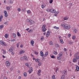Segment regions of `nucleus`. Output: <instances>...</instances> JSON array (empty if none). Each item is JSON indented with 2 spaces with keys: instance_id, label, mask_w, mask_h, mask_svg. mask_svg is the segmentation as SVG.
Here are the masks:
<instances>
[{
  "instance_id": "f257e3e1",
  "label": "nucleus",
  "mask_w": 79,
  "mask_h": 79,
  "mask_svg": "<svg viewBox=\"0 0 79 79\" xmlns=\"http://www.w3.org/2000/svg\"><path fill=\"white\" fill-rule=\"evenodd\" d=\"M62 26H63L66 29H69L71 28V26L69 25L66 24H62Z\"/></svg>"
},
{
  "instance_id": "f03ea898",
  "label": "nucleus",
  "mask_w": 79,
  "mask_h": 79,
  "mask_svg": "<svg viewBox=\"0 0 79 79\" xmlns=\"http://www.w3.org/2000/svg\"><path fill=\"white\" fill-rule=\"evenodd\" d=\"M79 54L78 53H76L74 56V57L77 59V60H79V56H78Z\"/></svg>"
},
{
  "instance_id": "7ed1b4c3",
  "label": "nucleus",
  "mask_w": 79,
  "mask_h": 79,
  "mask_svg": "<svg viewBox=\"0 0 79 79\" xmlns=\"http://www.w3.org/2000/svg\"><path fill=\"white\" fill-rule=\"evenodd\" d=\"M20 60H27V57L26 56H24L20 58Z\"/></svg>"
},
{
  "instance_id": "20e7f679",
  "label": "nucleus",
  "mask_w": 79,
  "mask_h": 79,
  "mask_svg": "<svg viewBox=\"0 0 79 79\" xmlns=\"http://www.w3.org/2000/svg\"><path fill=\"white\" fill-rule=\"evenodd\" d=\"M50 12L52 13H55L56 10L53 9H51L50 10Z\"/></svg>"
},
{
  "instance_id": "39448f33",
  "label": "nucleus",
  "mask_w": 79,
  "mask_h": 79,
  "mask_svg": "<svg viewBox=\"0 0 79 79\" xmlns=\"http://www.w3.org/2000/svg\"><path fill=\"white\" fill-rule=\"evenodd\" d=\"M4 12L5 14V17H7V16H8V13H7V11H6V10H4Z\"/></svg>"
},
{
  "instance_id": "423d86ee",
  "label": "nucleus",
  "mask_w": 79,
  "mask_h": 79,
  "mask_svg": "<svg viewBox=\"0 0 79 79\" xmlns=\"http://www.w3.org/2000/svg\"><path fill=\"white\" fill-rule=\"evenodd\" d=\"M0 43L1 45H5V43L3 41H0Z\"/></svg>"
},
{
  "instance_id": "0eeeda50",
  "label": "nucleus",
  "mask_w": 79,
  "mask_h": 79,
  "mask_svg": "<svg viewBox=\"0 0 79 79\" xmlns=\"http://www.w3.org/2000/svg\"><path fill=\"white\" fill-rule=\"evenodd\" d=\"M33 71L32 70V67L30 68L29 70L28 71V72L29 73V74H31V73H32V72Z\"/></svg>"
},
{
  "instance_id": "6e6552de",
  "label": "nucleus",
  "mask_w": 79,
  "mask_h": 79,
  "mask_svg": "<svg viewBox=\"0 0 79 79\" xmlns=\"http://www.w3.org/2000/svg\"><path fill=\"white\" fill-rule=\"evenodd\" d=\"M6 64L7 66H9L10 65V64L8 61H7L6 62Z\"/></svg>"
},
{
  "instance_id": "1a4fd4ad",
  "label": "nucleus",
  "mask_w": 79,
  "mask_h": 79,
  "mask_svg": "<svg viewBox=\"0 0 79 79\" xmlns=\"http://www.w3.org/2000/svg\"><path fill=\"white\" fill-rule=\"evenodd\" d=\"M50 32L48 31L46 34V37H48L50 35Z\"/></svg>"
},
{
  "instance_id": "9d476101",
  "label": "nucleus",
  "mask_w": 79,
  "mask_h": 79,
  "mask_svg": "<svg viewBox=\"0 0 79 79\" xmlns=\"http://www.w3.org/2000/svg\"><path fill=\"white\" fill-rule=\"evenodd\" d=\"M8 51L9 52H13V49L12 47H11L9 49Z\"/></svg>"
},
{
  "instance_id": "9b49d317",
  "label": "nucleus",
  "mask_w": 79,
  "mask_h": 79,
  "mask_svg": "<svg viewBox=\"0 0 79 79\" xmlns=\"http://www.w3.org/2000/svg\"><path fill=\"white\" fill-rule=\"evenodd\" d=\"M48 54V52H46L45 53V54L44 55V57H45L46 56H47Z\"/></svg>"
},
{
  "instance_id": "f8f14e48",
  "label": "nucleus",
  "mask_w": 79,
  "mask_h": 79,
  "mask_svg": "<svg viewBox=\"0 0 79 79\" xmlns=\"http://www.w3.org/2000/svg\"><path fill=\"white\" fill-rule=\"evenodd\" d=\"M41 6L42 8L44 9V8H45V7H46V5H45V4H43Z\"/></svg>"
},
{
  "instance_id": "ddd939ff",
  "label": "nucleus",
  "mask_w": 79,
  "mask_h": 79,
  "mask_svg": "<svg viewBox=\"0 0 79 79\" xmlns=\"http://www.w3.org/2000/svg\"><path fill=\"white\" fill-rule=\"evenodd\" d=\"M25 53V51H22L20 52L19 54L20 55H21V54H23V53Z\"/></svg>"
},
{
  "instance_id": "4468645a",
  "label": "nucleus",
  "mask_w": 79,
  "mask_h": 79,
  "mask_svg": "<svg viewBox=\"0 0 79 79\" xmlns=\"http://www.w3.org/2000/svg\"><path fill=\"white\" fill-rule=\"evenodd\" d=\"M60 39V42L61 44H63L64 43V42H63V40L62 39Z\"/></svg>"
},
{
  "instance_id": "2eb2a0df",
  "label": "nucleus",
  "mask_w": 79,
  "mask_h": 79,
  "mask_svg": "<svg viewBox=\"0 0 79 79\" xmlns=\"http://www.w3.org/2000/svg\"><path fill=\"white\" fill-rule=\"evenodd\" d=\"M40 55H41V56H44V52H40Z\"/></svg>"
},
{
  "instance_id": "dca6fc26",
  "label": "nucleus",
  "mask_w": 79,
  "mask_h": 79,
  "mask_svg": "<svg viewBox=\"0 0 79 79\" xmlns=\"http://www.w3.org/2000/svg\"><path fill=\"white\" fill-rule=\"evenodd\" d=\"M43 28L42 31L43 32H45L47 30V29L45 28Z\"/></svg>"
},
{
  "instance_id": "f3484780",
  "label": "nucleus",
  "mask_w": 79,
  "mask_h": 79,
  "mask_svg": "<svg viewBox=\"0 0 79 79\" xmlns=\"http://www.w3.org/2000/svg\"><path fill=\"white\" fill-rule=\"evenodd\" d=\"M49 43L50 45H53V42H52V41H50Z\"/></svg>"
},
{
  "instance_id": "a211bd4d",
  "label": "nucleus",
  "mask_w": 79,
  "mask_h": 79,
  "mask_svg": "<svg viewBox=\"0 0 79 79\" xmlns=\"http://www.w3.org/2000/svg\"><path fill=\"white\" fill-rule=\"evenodd\" d=\"M31 43L32 45V46H34V41H31Z\"/></svg>"
},
{
  "instance_id": "6ab92c4d",
  "label": "nucleus",
  "mask_w": 79,
  "mask_h": 79,
  "mask_svg": "<svg viewBox=\"0 0 79 79\" xmlns=\"http://www.w3.org/2000/svg\"><path fill=\"white\" fill-rule=\"evenodd\" d=\"M39 61H40V60L38 59H37L35 60V61H36V62H38V63L39 62Z\"/></svg>"
},
{
  "instance_id": "aec40b11",
  "label": "nucleus",
  "mask_w": 79,
  "mask_h": 79,
  "mask_svg": "<svg viewBox=\"0 0 79 79\" xmlns=\"http://www.w3.org/2000/svg\"><path fill=\"white\" fill-rule=\"evenodd\" d=\"M57 59L58 60H60L61 59V57L59 56L57 57Z\"/></svg>"
},
{
  "instance_id": "412c9836",
  "label": "nucleus",
  "mask_w": 79,
  "mask_h": 79,
  "mask_svg": "<svg viewBox=\"0 0 79 79\" xmlns=\"http://www.w3.org/2000/svg\"><path fill=\"white\" fill-rule=\"evenodd\" d=\"M73 62H74V63H75L77 61V59L76 58L75 59L73 60Z\"/></svg>"
},
{
  "instance_id": "4be33fe9",
  "label": "nucleus",
  "mask_w": 79,
  "mask_h": 79,
  "mask_svg": "<svg viewBox=\"0 0 79 79\" xmlns=\"http://www.w3.org/2000/svg\"><path fill=\"white\" fill-rule=\"evenodd\" d=\"M59 56L60 57H61V56H63V53H60L59 54Z\"/></svg>"
},
{
  "instance_id": "5701e85b",
  "label": "nucleus",
  "mask_w": 79,
  "mask_h": 79,
  "mask_svg": "<svg viewBox=\"0 0 79 79\" xmlns=\"http://www.w3.org/2000/svg\"><path fill=\"white\" fill-rule=\"evenodd\" d=\"M69 18L68 17H65L64 18V20H68V19Z\"/></svg>"
},
{
  "instance_id": "b1692460",
  "label": "nucleus",
  "mask_w": 79,
  "mask_h": 79,
  "mask_svg": "<svg viewBox=\"0 0 79 79\" xmlns=\"http://www.w3.org/2000/svg\"><path fill=\"white\" fill-rule=\"evenodd\" d=\"M13 37H14V38H15L16 36V35L14 33L13 34Z\"/></svg>"
},
{
  "instance_id": "393cba45",
  "label": "nucleus",
  "mask_w": 79,
  "mask_h": 79,
  "mask_svg": "<svg viewBox=\"0 0 79 79\" xmlns=\"http://www.w3.org/2000/svg\"><path fill=\"white\" fill-rule=\"evenodd\" d=\"M55 46L56 47H60V45L58 44H55Z\"/></svg>"
},
{
  "instance_id": "a878e982",
  "label": "nucleus",
  "mask_w": 79,
  "mask_h": 79,
  "mask_svg": "<svg viewBox=\"0 0 79 79\" xmlns=\"http://www.w3.org/2000/svg\"><path fill=\"white\" fill-rule=\"evenodd\" d=\"M4 26L3 25H1L0 26V29H2V28H3Z\"/></svg>"
},
{
  "instance_id": "bb28decb",
  "label": "nucleus",
  "mask_w": 79,
  "mask_h": 79,
  "mask_svg": "<svg viewBox=\"0 0 79 79\" xmlns=\"http://www.w3.org/2000/svg\"><path fill=\"white\" fill-rule=\"evenodd\" d=\"M34 24V21H31L30 22V25H31V24Z\"/></svg>"
},
{
  "instance_id": "cd10ccee",
  "label": "nucleus",
  "mask_w": 79,
  "mask_h": 79,
  "mask_svg": "<svg viewBox=\"0 0 79 79\" xmlns=\"http://www.w3.org/2000/svg\"><path fill=\"white\" fill-rule=\"evenodd\" d=\"M64 79V75H63L61 77L60 79Z\"/></svg>"
},
{
  "instance_id": "c85d7f7f",
  "label": "nucleus",
  "mask_w": 79,
  "mask_h": 79,
  "mask_svg": "<svg viewBox=\"0 0 79 79\" xmlns=\"http://www.w3.org/2000/svg\"><path fill=\"white\" fill-rule=\"evenodd\" d=\"M27 22H28V23H30L31 22V20H29V19H27Z\"/></svg>"
},
{
  "instance_id": "c756f323",
  "label": "nucleus",
  "mask_w": 79,
  "mask_h": 79,
  "mask_svg": "<svg viewBox=\"0 0 79 79\" xmlns=\"http://www.w3.org/2000/svg\"><path fill=\"white\" fill-rule=\"evenodd\" d=\"M23 75L24 76H25V77H26L27 76V73H23Z\"/></svg>"
},
{
  "instance_id": "7c9ffc66",
  "label": "nucleus",
  "mask_w": 79,
  "mask_h": 79,
  "mask_svg": "<svg viewBox=\"0 0 79 79\" xmlns=\"http://www.w3.org/2000/svg\"><path fill=\"white\" fill-rule=\"evenodd\" d=\"M17 35L18 36L20 37L21 36V34H19V32H17Z\"/></svg>"
},
{
  "instance_id": "2f4dec72",
  "label": "nucleus",
  "mask_w": 79,
  "mask_h": 79,
  "mask_svg": "<svg viewBox=\"0 0 79 79\" xmlns=\"http://www.w3.org/2000/svg\"><path fill=\"white\" fill-rule=\"evenodd\" d=\"M76 70H77V71H79V67L78 66H77Z\"/></svg>"
},
{
  "instance_id": "473e14b6",
  "label": "nucleus",
  "mask_w": 79,
  "mask_h": 79,
  "mask_svg": "<svg viewBox=\"0 0 79 79\" xmlns=\"http://www.w3.org/2000/svg\"><path fill=\"white\" fill-rule=\"evenodd\" d=\"M64 73V74H66V71H63V72H62V73Z\"/></svg>"
},
{
  "instance_id": "72a5a7b5",
  "label": "nucleus",
  "mask_w": 79,
  "mask_h": 79,
  "mask_svg": "<svg viewBox=\"0 0 79 79\" xmlns=\"http://www.w3.org/2000/svg\"><path fill=\"white\" fill-rule=\"evenodd\" d=\"M25 65H26V66L27 67H29V64H28V63H26L25 64Z\"/></svg>"
},
{
  "instance_id": "f704fd0d",
  "label": "nucleus",
  "mask_w": 79,
  "mask_h": 79,
  "mask_svg": "<svg viewBox=\"0 0 79 79\" xmlns=\"http://www.w3.org/2000/svg\"><path fill=\"white\" fill-rule=\"evenodd\" d=\"M73 32L74 33H76V32H77V29H75V30H74Z\"/></svg>"
},
{
  "instance_id": "c9c22d12",
  "label": "nucleus",
  "mask_w": 79,
  "mask_h": 79,
  "mask_svg": "<svg viewBox=\"0 0 79 79\" xmlns=\"http://www.w3.org/2000/svg\"><path fill=\"white\" fill-rule=\"evenodd\" d=\"M9 2L10 3V4H12V3H13V1L12 0H10Z\"/></svg>"
},
{
  "instance_id": "e433bc0d",
  "label": "nucleus",
  "mask_w": 79,
  "mask_h": 79,
  "mask_svg": "<svg viewBox=\"0 0 79 79\" xmlns=\"http://www.w3.org/2000/svg\"><path fill=\"white\" fill-rule=\"evenodd\" d=\"M5 38H8V35L6 34L5 35Z\"/></svg>"
},
{
  "instance_id": "4c0bfd02",
  "label": "nucleus",
  "mask_w": 79,
  "mask_h": 79,
  "mask_svg": "<svg viewBox=\"0 0 79 79\" xmlns=\"http://www.w3.org/2000/svg\"><path fill=\"white\" fill-rule=\"evenodd\" d=\"M73 39H76V36H72Z\"/></svg>"
},
{
  "instance_id": "58836bf2",
  "label": "nucleus",
  "mask_w": 79,
  "mask_h": 79,
  "mask_svg": "<svg viewBox=\"0 0 79 79\" xmlns=\"http://www.w3.org/2000/svg\"><path fill=\"white\" fill-rule=\"evenodd\" d=\"M69 44H70V45L71 44H73V42H71V41H69Z\"/></svg>"
},
{
  "instance_id": "ea45409f",
  "label": "nucleus",
  "mask_w": 79,
  "mask_h": 79,
  "mask_svg": "<svg viewBox=\"0 0 79 79\" xmlns=\"http://www.w3.org/2000/svg\"><path fill=\"white\" fill-rule=\"evenodd\" d=\"M54 28L55 29H59V27H54Z\"/></svg>"
},
{
  "instance_id": "a19ab883",
  "label": "nucleus",
  "mask_w": 79,
  "mask_h": 79,
  "mask_svg": "<svg viewBox=\"0 0 79 79\" xmlns=\"http://www.w3.org/2000/svg\"><path fill=\"white\" fill-rule=\"evenodd\" d=\"M27 13H31V11L29 10H28L27 11Z\"/></svg>"
},
{
  "instance_id": "79ce46f5",
  "label": "nucleus",
  "mask_w": 79,
  "mask_h": 79,
  "mask_svg": "<svg viewBox=\"0 0 79 79\" xmlns=\"http://www.w3.org/2000/svg\"><path fill=\"white\" fill-rule=\"evenodd\" d=\"M54 55H57L58 54L57 52H56V51H55L54 52Z\"/></svg>"
},
{
  "instance_id": "37998d69",
  "label": "nucleus",
  "mask_w": 79,
  "mask_h": 79,
  "mask_svg": "<svg viewBox=\"0 0 79 79\" xmlns=\"http://www.w3.org/2000/svg\"><path fill=\"white\" fill-rule=\"evenodd\" d=\"M3 15H1L0 16V19H3Z\"/></svg>"
},
{
  "instance_id": "c03bdc74",
  "label": "nucleus",
  "mask_w": 79,
  "mask_h": 79,
  "mask_svg": "<svg viewBox=\"0 0 79 79\" xmlns=\"http://www.w3.org/2000/svg\"><path fill=\"white\" fill-rule=\"evenodd\" d=\"M38 63H39V64H38L39 66H41V64H42V63H41V62H39Z\"/></svg>"
},
{
  "instance_id": "a18cd8bd",
  "label": "nucleus",
  "mask_w": 79,
  "mask_h": 79,
  "mask_svg": "<svg viewBox=\"0 0 79 79\" xmlns=\"http://www.w3.org/2000/svg\"><path fill=\"white\" fill-rule=\"evenodd\" d=\"M53 2V0H50L49 1V3H52V2Z\"/></svg>"
},
{
  "instance_id": "49530a36",
  "label": "nucleus",
  "mask_w": 79,
  "mask_h": 79,
  "mask_svg": "<svg viewBox=\"0 0 79 79\" xmlns=\"http://www.w3.org/2000/svg\"><path fill=\"white\" fill-rule=\"evenodd\" d=\"M46 27V25H43L42 26V28H45V27Z\"/></svg>"
},
{
  "instance_id": "de8ad7c7",
  "label": "nucleus",
  "mask_w": 79,
  "mask_h": 79,
  "mask_svg": "<svg viewBox=\"0 0 79 79\" xmlns=\"http://www.w3.org/2000/svg\"><path fill=\"white\" fill-rule=\"evenodd\" d=\"M51 56V58H53V59H54V58H55V57L54 56Z\"/></svg>"
},
{
  "instance_id": "09e8293b",
  "label": "nucleus",
  "mask_w": 79,
  "mask_h": 79,
  "mask_svg": "<svg viewBox=\"0 0 79 79\" xmlns=\"http://www.w3.org/2000/svg\"><path fill=\"white\" fill-rule=\"evenodd\" d=\"M52 78L53 79H55V75H53L52 77Z\"/></svg>"
},
{
  "instance_id": "8fccbe9b",
  "label": "nucleus",
  "mask_w": 79,
  "mask_h": 79,
  "mask_svg": "<svg viewBox=\"0 0 79 79\" xmlns=\"http://www.w3.org/2000/svg\"><path fill=\"white\" fill-rule=\"evenodd\" d=\"M6 9L8 10H10V7H9V6L7 7Z\"/></svg>"
},
{
  "instance_id": "3c124183",
  "label": "nucleus",
  "mask_w": 79,
  "mask_h": 79,
  "mask_svg": "<svg viewBox=\"0 0 79 79\" xmlns=\"http://www.w3.org/2000/svg\"><path fill=\"white\" fill-rule=\"evenodd\" d=\"M19 43H18L17 44V48H18V47L19 46Z\"/></svg>"
},
{
  "instance_id": "603ef678",
  "label": "nucleus",
  "mask_w": 79,
  "mask_h": 79,
  "mask_svg": "<svg viewBox=\"0 0 79 79\" xmlns=\"http://www.w3.org/2000/svg\"><path fill=\"white\" fill-rule=\"evenodd\" d=\"M71 34H69L68 35V37L69 38L71 37Z\"/></svg>"
},
{
  "instance_id": "864d4df0",
  "label": "nucleus",
  "mask_w": 79,
  "mask_h": 79,
  "mask_svg": "<svg viewBox=\"0 0 79 79\" xmlns=\"http://www.w3.org/2000/svg\"><path fill=\"white\" fill-rule=\"evenodd\" d=\"M18 11H21V9L19 8L18 9Z\"/></svg>"
},
{
  "instance_id": "5fc2aeb1",
  "label": "nucleus",
  "mask_w": 79,
  "mask_h": 79,
  "mask_svg": "<svg viewBox=\"0 0 79 79\" xmlns=\"http://www.w3.org/2000/svg\"><path fill=\"white\" fill-rule=\"evenodd\" d=\"M10 69L11 71H12V70H13V67H11L10 68Z\"/></svg>"
},
{
  "instance_id": "6e6d98bb",
  "label": "nucleus",
  "mask_w": 79,
  "mask_h": 79,
  "mask_svg": "<svg viewBox=\"0 0 79 79\" xmlns=\"http://www.w3.org/2000/svg\"><path fill=\"white\" fill-rule=\"evenodd\" d=\"M32 30H30L29 31H28V32H32Z\"/></svg>"
},
{
  "instance_id": "4d7b16f0",
  "label": "nucleus",
  "mask_w": 79,
  "mask_h": 79,
  "mask_svg": "<svg viewBox=\"0 0 79 79\" xmlns=\"http://www.w3.org/2000/svg\"><path fill=\"white\" fill-rule=\"evenodd\" d=\"M44 39V37H42L41 38V40H43V39Z\"/></svg>"
},
{
  "instance_id": "13d9d810",
  "label": "nucleus",
  "mask_w": 79,
  "mask_h": 79,
  "mask_svg": "<svg viewBox=\"0 0 79 79\" xmlns=\"http://www.w3.org/2000/svg\"><path fill=\"white\" fill-rule=\"evenodd\" d=\"M66 50H67V49H66V48H64V52H66Z\"/></svg>"
},
{
  "instance_id": "bf43d9fd",
  "label": "nucleus",
  "mask_w": 79,
  "mask_h": 79,
  "mask_svg": "<svg viewBox=\"0 0 79 79\" xmlns=\"http://www.w3.org/2000/svg\"><path fill=\"white\" fill-rule=\"evenodd\" d=\"M46 10L47 11H50V10H49V9H46Z\"/></svg>"
},
{
  "instance_id": "052dcab7",
  "label": "nucleus",
  "mask_w": 79,
  "mask_h": 79,
  "mask_svg": "<svg viewBox=\"0 0 79 79\" xmlns=\"http://www.w3.org/2000/svg\"><path fill=\"white\" fill-rule=\"evenodd\" d=\"M23 44H21V45H20V47L21 48H23Z\"/></svg>"
},
{
  "instance_id": "680f3d73",
  "label": "nucleus",
  "mask_w": 79,
  "mask_h": 79,
  "mask_svg": "<svg viewBox=\"0 0 79 79\" xmlns=\"http://www.w3.org/2000/svg\"><path fill=\"white\" fill-rule=\"evenodd\" d=\"M55 13H56V14L57 15H58V13H59V12H58V11L56 12H56H55Z\"/></svg>"
},
{
  "instance_id": "e2e57ef3",
  "label": "nucleus",
  "mask_w": 79,
  "mask_h": 79,
  "mask_svg": "<svg viewBox=\"0 0 79 79\" xmlns=\"http://www.w3.org/2000/svg\"><path fill=\"white\" fill-rule=\"evenodd\" d=\"M19 79H21V76L19 77H18Z\"/></svg>"
},
{
  "instance_id": "0e129e2a",
  "label": "nucleus",
  "mask_w": 79,
  "mask_h": 79,
  "mask_svg": "<svg viewBox=\"0 0 79 79\" xmlns=\"http://www.w3.org/2000/svg\"><path fill=\"white\" fill-rule=\"evenodd\" d=\"M35 55H38V52H35Z\"/></svg>"
},
{
  "instance_id": "69168bd1",
  "label": "nucleus",
  "mask_w": 79,
  "mask_h": 79,
  "mask_svg": "<svg viewBox=\"0 0 79 79\" xmlns=\"http://www.w3.org/2000/svg\"><path fill=\"white\" fill-rule=\"evenodd\" d=\"M38 73H40V72H41V70H39L38 71Z\"/></svg>"
},
{
  "instance_id": "338daca9",
  "label": "nucleus",
  "mask_w": 79,
  "mask_h": 79,
  "mask_svg": "<svg viewBox=\"0 0 79 79\" xmlns=\"http://www.w3.org/2000/svg\"><path fill=\"white\" fill-rule=\"evenodd\" d=\"M4 79H7V78L6 77H4Z\"/></svg>"
},
{
  "instance_id": "774afa93",
  "label": "nucleus",
  "mask_w": 79,
  "mask_h": 79,
  "mask_svg": "<svg viewBox=\"0 0 79 79\" xmlns=\"http://www.w3.org/2000/svg\"><path fill=\"white\" fill-rule=\"evenodd\" d=\"M58 70H59L58 68H57L56 69V72H57V71H58Z\"/></svg>"
}]
</instances>
